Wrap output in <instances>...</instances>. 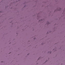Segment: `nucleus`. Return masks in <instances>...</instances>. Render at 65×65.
<instances>
[{
	"label": "nucleus",
	"instance_id": "obj_1",
	"mask_svg": "<svg viewBox=\"0 0 65 65\" xmlns=\"http://www.w3.org/2000/svg\"><path fill=\"white\" fill-rule=\"evenodd\" d=\"M59 9L58 10V11H60V10H61V9L60 8H59Z\"/></svg>",
	"mask_w": 65,
	"mask_h": 65
},
{
	"label": "nucleus",
	"instance_id": "obj_2",
	"mask_svg": "<svg viewBox=\"0 0 65 65\" xmlns=\"http://www.w3.org/2000/svg\"><path fill=\"white\" fill-rule=\"evenodd\" d=\"M29 55V54H28L27 55Z\"/></svg>",
	"mask_w": 65,
	"mask_h": 65
},
{
	"label": "nucleus",
	"instance_id": "obj_3",
	"mask_svg": "<svg viewBox=\"0 0 65 65\" xmlns=\"http://www.w3.org/2000/svg\"><path fill=\"white\" fill-rule=\"evenodd\" d=\"M39 21H40V20H39Z\"/></svg>",
	"mask_w": 65,
	"mask_h": 65
}]
</instances>
